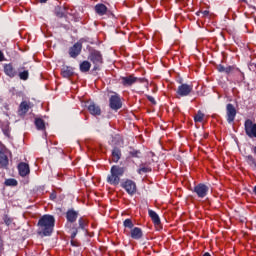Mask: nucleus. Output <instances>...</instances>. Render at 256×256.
I'll use <instances>...</instances> for the list:
<instances>
[{
	"mask_svg": "<svg viewBox=\"0 0 256 256\" xmlns=\"http://www.w3.org/2000/svg\"><path fill=\"white\" fill-rule=\"evenodd\" d=\"M38 235L41 237H51L55 229V216L51 214L43 215L38 220Z\"/></svg>",
	"mask_w": 256,
	"mask_h": 256,
	"instance_id": "1",
	"label": "nucleus"
},
{
	"mask_svg": "<svg viewBox=\"0 0 256 256\" xmlns=\"http://www.w3.org/2000/svg\"><path fill=\"white\" fill-rule=\"evenodd\" d=\"M123 175H125V167L113 165L110 169V174L107 176V183L117 186L121 183V177Z\"/></svg>",
	"mask_w": 256,
	"mask_h": 256,
	"instance_id": "2",
	"label": "nucleus"
},
{
	"mask_svg": "<svg viewBox=\"0 0 256 256\" xmlns=\"http://www.w3.org/2000/svg\"><path fill=\"white\" fill-rule=\"evenodd\" d=\"M88 61H90L94 67L93 71H99L101 69V65H103V53L101 51L90 48L89 49V54H88Z\"/></svg>",
	"mask_w": 256,
	"mask_h": 256,
	"instance_id": "3",
	"label": "nucleus"
},
{
	"mask_svg": "<svg viewBox=\"0 0 256 256\" xmlns=\"http://www.w3.org/2000/svg\"><path fill=\"white\" fill-rule=\"evenodd\" d=\"M135 83H147V79L135 77L133 74L121 77V84L124 87H131Z\"/></svg>",
	"mask_w": 256,
	"mask_h": 256,
	"instance_id": "4",
	"label": "nucleus"
},
{
	"mask_svg": "<svg viewBox=\"0 0 256 256\" xmlns=\"http://www.w3.org/2000/svg\"><path fill=\"white\" fill-rule=\"evenodd\" d=\"M87 227H89V222L84 219L83 217H80L78 219V227L75 224L72 228H71V239H75L77 237V233H79V230L81 231H87Z\"/></svg>",
	"mask_w": 256,
	"mask_h": 256,
	"instance_id": "5",
	"label": "nucleus"
},
{
	"mask_svg": "<svg viewBox=\"0 0 256 256\" xmlns=\"http://www.w3.org/2000/svg\"><path fill=\"white\" fill-rule=\"evenodd\" d=\"M192 193H195L198 199H205V196L209 195V187L205 183H199L194 186Z\"/></svg>",
	"mask_w": 256,
	"mask_h": 256,
	"instance_id": "6",
	"label": "nucleus"
},
{
	"mask_svg": "<svg viewBox=\"0 0 256 256\" xmlns=\"http://www.w3.org/2000/svg\"><path fill=\"white\" fill-rule=\"evenodd\" d=\"M244 130L250 139H255L256 138V123H253V120L247 119L244 122Z\"/></svg>",
	"mask_w": 256,
	"mask_h": 256,
	"instance_id": "7",
	"label": "nucleus"
},
{
	"mask_svg": "<svg viewBox=\"0 0 256 256\" xmlns=\"http://www.w3.org/2000/svg\"><path fill=\"white\" fill-rule=\"evenodd\" d=\"M109 107L112 111H119L123 107V102H121V96L119 94L115 93L110 97Z\"/></svg>",
	"mask_w": 256,
	"mask_h": 256,
	"instance_id": "8",
	"label": "nucleus"
},
{
	"mask_svg": "<svg viewBox=\"0 0 256 256\" xmlns=\"http://www.w3.org/2000/svg\"><path fill=\"white\" fill-rule=\"evenodd\" d=\"M235 117H237V109L231 103L226 105V121L229 125L235 122Z\"/></svg>",
	"mask_w": 256,
	"mask_h": 256,
	"instance_id": "9",
	"label": "nucleus"
},
{
	"mask_svg": "<svg viewBox=\"0 0 256 256\" xmlns=\"http://www.w3.org/2000/svg\"><path fill=\"white\" fill-rule=\"evenodd\" d=\"M122 189H125L126 193H128V195H135V193H137V184L135 183V181L127 179L125 182H123L121 184Z\"/></svg>",
	"mask_w": 256,
	"mask_h": 256,
	"instance_id": "10",
	"label": "nucleus"
},
{
	"mask_svg": "<svg viewBox=\"0 0 256 256\" xmlns=\"http://www.w3.org/2000/svg\"><path fill=\"white\" fill-rule=\"evenodd\" d=\"M81 51H83V43L76 42L69 48L68 54L72 59H77L81 55Z\"/></svg>",
	"mask_w": 256,
	"mask_h": 256,
	"instance_id": "11",
	"label": "nucleus"
},
{
	"mask_svg": "<svg viewBox=\"0 0 256 256\" xmlns=\"http://www.w3.org/2000/svg\"><path fill=\"white\" fill-rule=\"evenodd\" d=\"M192 92L193 85L191 84H181L180 86H178V89L176 91L179 97H189V95H191Z\"/></svg>",
	"mask_w": 256,
	"mask_h": 256,
	"instance_id": "12",
	"label": "nucleus"
},
{
	"mask_svg": "<svg viewBox=\"0 0 256 256\" xmlns=\"http://www.w3.org/2000/svg\"><path fill=\"white\" fill-rule=\"evenodd\" d=\"M3 70L5 75L10 79H14V77H17V75H19V69L17 70V68L13 66V63L4 64Z\"/></svg>",
	"mask_w": 256,
	"mask_h": 256,
	"instance_id": "13",
	"label": "nucleus"
},
{
	"mask_svg": "<svg viewBox=\"0 0 256 256\" xmlns=\"http://www.w3.org/2000/svg\"><path fill=\"white\" fill-rule=\"evenodd\" d=\"M86 107L90 115H93L94 117H99L102 113L101 106L95 102H87Z\"/></svg>",
	"mask_w": 256,
	"mask_h": 256,
	"instance_id": "14",
	"label": "nucleus"
},
{
	"mask_svg": "<svg viewBox=\"0 0 256 256\" xmlns=\"http://www.w3.org/2000/svg\"><path fill=\"white\" fill-rule=\"evenodd\" d=\"M216 69H217L218 73H226V75L235 73V71H238L239 73H241V69H239L235 65L224 67L222 64H218L216 66Z\"/></svg>",
	"mask_w": 256,
	"mask_h": 256,
	"instance_id": "15",
	"label": "nucleus"
},
{
	"mask_svg": "<svg viewBox=\"0 0 256 256\" xmlns=\"http://www.w3.org/2000/svg\"><path fill=\"white\" fill-rule=\"evenodd\" d=\"M79 218V211L70 208L66 212V220L68 223H75Z\"/></svg>",
	"mask_w": 256,
	"mask_h": 256,
	"instance_id": "16",
	"label": "nucleus"
},
{
	"mask_svg": "<svg viewBox=\"0 0 256 256\" xmlns=\"http://www.w3.org/2000/svg\"><path fill=\"white\" fill-rule=\"evenodd\" d=\"M18 173L20 177H27L31 173V169L29 168V164L25 162H20L18 164Z\"/></svg>",
	"mask_w": 256,
	"mask_h": 256,
	"instance_id": "17",
	"label": "nucleus"
},
{
	"mask_svg": "<svg viewBox=\"0 0 256 256\" xmlns=\"http://www.w3.org/2000/svg\"><path fill=\"white\" fill-rule=\"evenodd\" d=\"M61 75L64 79H69V77H73V75H75V69L71 66H63L61 69Z\"/></svg>",
	"mask_w": 256,
	"mask_h": 256,
	"instance_id": "18",
	"label": "nucleus"
},
{
	"mask_svg": "<svg viewBox=\"0 0 256 256\" xmlns=\"http://www.w3.org/2000/svg\"><path fill=\"white\" fill-rule=\"evenodd\" d=\"M130 237L136 241H139V239L143 238V230L139 227L132 228L130 231Z\"/></svg>",
	"mask_w": 256,
	"mask_h": 256,
	"instance_id": "19",
	"label": "nucleus"
},
{
	"mask_svg": "<svg viewBox=\"0 0 256 256\" xmlns=\"http://www.w3.org/2000/svg\"><path fill=\"white\" fill-rule=\"evenodd\" d=\"M148 215L152 219L155 227H161V218H159V214L155 212L154 210L149 209Z\"/></svg>",
	"mask_w": 256,
	"mask_h": 256,
	"instance_id": "20",
	"label": "nucleus"
},
{
	"mask_svg": "<svg viewBox=\"0 0 256 256\" xmlns=\"http://www.w3.org/2000/svg\"><path fill=\"white\" fill-rule=\"evenodd\" d=\"M9 157L6 156L5 152L0 150V169H8Z\"/></svg>",
	"mask_w": 256,
	"mask_h": 256,
	"instance_id": "21",
	"label": "nucleus"
},
{
	"mask_svg": "<svg viewBox=\"0 0 256 256\" xmlns=\"http://www.w3.org/2000/svg\"><path fill=\"white\" fill-rule=\"evenodd\" d=\"M17 76H19V79H21V81H27V79H29V70H27L25 66H20L18 68Z\"/></svg>",
	"mask_w": 256,
	"mask_h": 256,
	"instance_id": "22",
	"label": "nucleus"
},
{
	"mask_svg": "<svg viewBox=\"0 0 256 256\" xmlns=\"http://www.w3.org/2000/svg\"><path fill=\"white\" fill-rule=\"evenodd\" d=\"M29 109H31L29 102L22 101L19 105L18 113L19 115H27V113H29Z\"/></svg>",
	"mask_w": 256,
	"mask_h": 256,
	"instance_id": "23",
	"label": "nucleus"
},
{
	"mask_svg": "<svg viewBox=\"0 0 256 256\" xmlns=\"http://www.w3.org/2000/svg\"><path fill=\"white\" fill-rule=\"evenodd\" d=\"M108 11V8L105 4L103 3H99L95 5V12L97 13V15H100L101 17L103 15H106Z\"/></svg>",
	"mask_w": 256,
	"mask_h": 256,
	"instance_id": "24",
	"label": "nucleus"
},
{
	"mask_svg": "<svg viewBox=\"0 0 256 256\" xmlns=\"http://www.w3.org/2000/svg\"><path fill=\"white\" fill-rule=\"evenodd\" d=\"M121 149L119 147H114L112 150V161L113 163H119L121 159Z\"/></svg>",
	"mask_w": 256,
	"mask_h": 256,
	"instance_id": "25",
	"label": "nucleus"
},
{
	"mask_svg": "<svg viewBox=\"0 0 256 256\" xmlns=\"http://www.w3.org/2000/svg\"><path fill=\"white\" fill-rule=\"evenodd\" d=\"M79 69L81 73H88V71H91V62L84 60L80 63Z\"/></svg>",
	"mask_w": 256,
	"mask_h": 256,
	"instance_id": "26",
	"label": "nucleus"
},
{
	"mask_svg": "<svg viewBox=\"0 0 256 256\" xmlns=\"http://www.w3.org/2000/svg\"><path fill=\"white\" fill-rule=\"evenodd\" d=\"M54 13L56 17H58L59 19H63V17H65V13H67V9L65 7L56 6L54 9Z\"/></svg>",
	"mask_w": 256,
	"mask_h": 256,
	"instance_id": "27",
	"label": "nucleus"
},
{
	"mask_svg": "<svg viewBox=\"0 0 256 256\" xmlns=\"http://www.w3.org/2000/svg\"><path fill=\"white\" fill-rule=\"evenodd\" d=\"M34 123L38 131H45V120H43L42 118H36Z\"/></svg>",
	"mask_w": 256,
	"mask_h": 256,
	"instance_id": "28",
	"label": "nucleus"
},
{
	"mask_svg": "<svg viewBox=\"0 0 256 256\" xmlns=\"http://www.w3.org/2000/svg\"><path fill=\"white\" fill-rule=\"evenodd\" d=\"M129 155H130V157H133L134 159H140L142 153H141V150H137L133 147H130Z\"/></svg>",
	"mask_w": 256,
	"mask_h": 256,
	"instance_id": "29",
	"label": "nucleus"
},
{
	"mask_svg": "<svg viewBox=\"0 0 256 256\" xmlns=\"http://www.w3.org/2000/svg\"><path fill=\"white\" fill-rule=\"evenodd\" d=\"M4 185L6 187H17L18 182L15 178H9L5 180Z\"/></svg>",
	"mask_w": 256,
	"mask_h": 256,
	"instance_id": "30",
	"label": "nucleus"
},
{
	"mask_svg": "<svg viewBox=\"0 0 256 256\" xmlns=\"http://www.w3.org/2000/svg\"><path fill=\"white\" fill-rule=\"evenodd\" d=\"M123 226L126 228V229H133V227H135V224H133V220H131L130 218H127L124 220L123 222Z\"/></svg>",
	"mask_w": 256,
	"mask_h": 256,
	"instance_id": "31",
	"label": "nucleus"
},
{
	"mask_svg": "<svg viewBox=\"0 0 256 256\" xmlns=\"http://www.w3.org/2000/svg\"><path fill=\"white\" fill-rule=\"evenodd\" d=\"M204 117H205V114H203L201 111H198V113L194 116L195 123H202Z\"/></svg>",
	"mask_w": 256,
	"mask_h": 256,
	"instance_id": "32",
	"label": "nucleus"
},
{
	"mask_svg": "<svg viewBox=\"0 0 256 256\" xmlns=\"http://www.w3.org/2000/svg\"><path fill=\"white\" fill-rule=\"evenodd\" d=\"M152 169L151 167H145V166H141L138 170L137 173L139 175H143V173H151Z\"/></svg>",
	"mask_w": 256,
	"mask_h": 256,
	"instance_id": "33",
	"label": "nucleus"
},
{
	"mask_svg": "<svg viewBox=\"0 0 256 256\" xmlns=\"http://www.w3.org/2000/svg\"><path fill=\"white\" fill-rule=\"evenodd\" d=\"M246 161L247 163H249L250 165H254L255 169H256V160L253 157V155H248L246 156Z\"/></svg>",
	"mask_w": 256,
	"mask_h": 256,
	"instance_id": "34",
	"label": "nucleus"
},
{
	"mask_svg": "<svg viewBox=\"0 0 256 256\" xmlns=\"http://www.w3.org/2000/svg\"><path fill=\"white\" fill-rule=\"evenodd\" d=\"M3 221H4L5 225H7V227H9V225H11V223H13V219L11 217H9V215H4Z\"/></svg>",
	"mask_w": 256,
	"mask_h": 256,
	"instance_id": "35",
	"label": "nucleus"
},
{
	"mask_svg": "<svg viewBox=\"0 0 256 256\" xmlns=\"http://www.w3.org/2000/svg\"><path fill=\"white\" fill-rule=\"evenodd\" d=\"M2 131L5 135V137H11V130L9 129V126L2 128Z\"/></svg>",
	"mask_w": 256,
	"mask_h": 256,
	"instance_id": "36",
	"label": "nucleus"
},
{
	"mask_svg": "<svg viewBox=\"0 0 256 256\" xmlns=\"http://www.w3.org/2000/svg\"><path fill=\"white\" fill-rule=\"evenodd\" d=\"M148 101H150V103H152V105H157V101L155 100V98L151 95H146Z\"/></svg>",
	"mask_w": 256,
	"mask_h": 256,
	"instance_id": "37",
	"label": "nucleus"
},
{
	"mask_svg": "<svg viewBox=\"0 0 256 256\" xmlns=\"http://www.w3.org/2000/svg\"><path fill=\"white\" fill-rule=\"evenodd\" d=\"M70 243H71V246H72V247H80V245H81V244H79V243L77 242V240H74V239H72V238H71Z\"/></svg>",
	"mask_w": 256,
	"mask_h": 256,
	"instance_id": "38",
	"label": "nucleus"
},
{
	"mask_svg": "<svg viewBox=\"0 0 256 256\" xmlns=\"http://www.w3.org/2000/svg\"><path fill=\"white\" fill-rule=\"evenodd\" d=\"M50 199H51V201H55V199H57V192L53 191V192L50 194Z\"/></svg>",
	"mask_w": 256,
	"mask_h": 256,
	"instance_id": "39",
	"label": "nucleus"
},
{
	"mask_svg": "<svg viewBox=\"0 0 256 256\" xmlns=\"http://www.w3.org/2000/svg\"><path fill=\"white\" fill-rule=\"evenodd\" d=\"M5 61V54L0 50V62Z\"/></svg>",
	"mask_w": 256,
	"mask_h": 256,
	"instance_id": "40",
	"label": "nucleus"
},
{
	"mask_svg": "<svg viewBox=\"0 0 256 256\" xmlns=\"http://www.w3.org/2000/svg\"><path fill=\"white\" fill-rule=\"evenodd\" d=\"M202 13L205 17H207V15H209V10H204Z\"/></svg>",
	"mask_w": 256,
	"mask_h": 256,
	"instance_id": "41",
	"label": "nucleus"
},
{
	"mask_svg": "<svg viewBox=\"0 0 256 256\" xmlns=\"http://www.w3.org/2000/svg\"><path fill=\"white\" fill-rule=\"evenodd\" d=\"M252 151H253L254 155H256V146H254V147L252 148Z\"/></svg>",
	"mask_w": 256,
	"mask_h": 256,
	"instance_id": "42",
	"label": "nucleus"
},
{
	"mask_svg": "<svg viewBox=\"0 0 256 256\" xmlns=\"http://www.w3.org/2000/svg\"><path fill=\"white\" fill-rule=\"evenodd\" d=\"M203 256H211V254L209 252H205Z\"/></svg>",
	"mask_w": 256,
	"mask_h": 256,
	"instance_id": "43",
	"label": "nucleus"
},
{
	"mask_svg": "<svg viewBox=\"0 0 256 256\" xmlns=\"http://www.w3.org/2000/svg\"><path fill=\"white\" fill-rule=\"evenodd\" d=\"M41 3H47L49 0H39Z\"/></svg>",
	"mask_w": 256,
	"mask_h": 256,
	"instance_id": "44",
	"label": "nucleus"
},
{
	"mask_svg": "<svg viewBox=\"0 0 256 256\" xmlns=\"http://www.w3.org/2000/svg\"><path fill=\"white\" fill-rule=\"evenodd\" d=\"M242 3H247V0H240Z\"/></svg>",
	"mask_w": 256,
	"mask_h": 256,
	"instance_id": "45",
	"label": "nucleus"
}]
</instances>
